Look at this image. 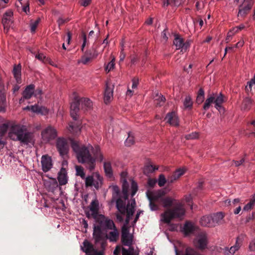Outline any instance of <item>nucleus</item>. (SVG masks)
<instances>
[{"label": "nucleus", "instance_id": "obj_3", "mask_svg": "<svg viewBox=\"0 0 255 255\" xmlns=\"http://www.w3.org/2000/svg\"><path fill=\"white\" fill-rule=\"evenodd\" d=\"M8 135L12 140H19L26 144L32 142L33 139V134L27 131L24 126L18 125L11 126Z\"/></svg>", "mask_w": 255, "mask_h": 255}, {"label": "nucleus", "instance_id": "obj_28", "mask_svg": "<svg viewBox=\"0 0 255 255\" xmlns=\"http://www.w3.org/2000/svg\"><path fill=\"white\" fill-rule=\"evenodd\" d=\"M58 180L60 185H64L67 183V171L65 168H62L58 173Z\"/></svg>", "mask_w": 255, "mask_h": 255}, {"label": "nucleus", "instance_id": "obj_13", "mask_svg": "<svg viewBox=\"0 0 255 255\" xmlns=\"http://www.w3.org/2000/svg\"><path fill=\"white\" fill-rule=\"evenodd\" d=\"M41 135L43 140L48 142L51 139H54L57 136V132L52 127H48L46 129L42 131Z\"/></svg>", "mask_w": 255, "mask_h": 255}, {"label": "nucleus", "instance_id": "obj_46", "mask_svg": "<svg viewBox=\"0 0 255 255\" xmlns=\"http://www.w3.org/2000/svg\"><path fill=\"white\" fill-rule=\"evenodd\" d=\"M166 182L168 183V178L166 179L163 174H160L158 180L159 186L163 187Z\"/></svg>", "mask_w": 255, "mask_h": 255}, {"label": "nucleus", "instance_id": "obj_61", "mask_svg": "<svg viewBox=\"0 0 255 255\" xmlns=\"http://www.w3.org/2000/svg\"><path fill=\"white\" fill-rule=\"evenodd\" d=\"M148 185L151 188H153L155 184L157 183V180L155 179H149L148 180Z\"/></svg>", "mask_w": 255, "mask_h": 255}, {"label": "nucleus", "instance_id": "obj_17", "mask_svg": "<svg viewBox=\"0 0 255 255\" xmlns=\"http://www.w3.org/2000/svg\"><path fill=\"white\" fill-rule=\"evenodd\" d=\"M174 39L173 44L177 49H182V50H186L189 46L188 42H184V39L179 35L175 34L174 35Z\"/></svg>", "mask_w": 255, "mask_h": 255}, {"label": "nucleus", "instance_id": "obj_23", "mask_svg": "<svg viewBox=\"0 0 255 255\" xmlns=\"http://www.w3.org/2000/svg\"><path fill=\"white\" fill-rule=\"evenodd\" d=\"M200 224L202 226L212 228L214 227L213 219L211 215L202 217L200 220Z\"/></svg>", "mask_w": 255, "mask_h": 255}, {"label": "nucleus", "instance_id": "obj_12", "mask_svg": "<svg viewBox=\"0 0 255 255\" xmlns=\"http://www.w3.org/2000/svg\"><path fill=\"white\" fill-rule=\"evenodd\" d=\"M12 16L13 12L11 10H8L4 13L2 19V23L5 30L7 31L10 30L12 23Z\"/></svg>", "mask_w": 255, "mask_h": 255}, {"label": "nucleus", "instance_id": "obj_41", "mask_svg": "<svg viewBox=\"0 0 255 255\" xmlns=\"http://www.w3.org/2000/svg\"><path fill=\"white\" fill-rule=\"evenodd\" d=\"M182 2V0H164L163 5L168 6L171 5L174 6H178Z\"/></svg>", "mask_w": 255, "mask_h": 255}, {"label": "nucleus", "instance_id": "obj_40", "mask_svg": "<svg viewBox=\"0 0 255 255\" xmlns=\"http://www.w3.org/2000/svg\"><path fill=\"white\" fill-rule=\"evenodd\" d=\"M183 106L185 109L190 110L192 108L193 102L190 96H188L185 97L183 102Z\"/></svg>", "mask_w": 255, "mask_h": 255}, {"label": "nucleus", "instance_id": "obj_20", "mask_svg": "<svg viewBox=\"0 0 255 255\" xmlns=\"http://www.w3.org/2000/svg\"><path fill=\"white\" fill-rule=\"evenodd\" d=\"M90 210L91 211L90 214L89 212L86 213V216L90 218L92 216H95L99 214V205L97 200H93L90 205Z\"/></svg>", "mask_w": 255, "mask_h": 255}, {"label": "nucleus", "instance_id": "obj_52", "mask_svg": "<svg viewBox=\"0 0 255 255\" xmlns=\"http://www.w3.org/2000/svg\"><path fill=\"white\" fill-rule=\"evenodd\" d=\"M40 21V19L39 18H37L34 21L31 22L30 23V30L31 32H34L36 30L38 24L39 23Z\"/></svg>", "mask_w": 255, "mask_h": 255}, {"label": "nucleus", "instance_id": "obj_62", "mask_svg": "<svg viewBox=\"0 0 255 255\" xmlns=\"http://www.w3.org/2000/svg\"><path fill=\"white\" fill-rule=\"evenodd\" d=\"M245 26L243 24H241L239 26L234 27L232 29V31L233 32H238L239 31L245 30Z\"/></svg>", "mask_w": 255, "mask_h": 255}, {"label": "nucleus", "instance_id": "obj_14", "mask_svg": "<svg viewBox=\"0 0 255 255\" xmlns=\"http://www.w3.org/2000/svg\"><path fill=\"white\" fill-rule=\"evenodd\" d=\"M41 163L42 169L44 172L49 171L52 168L53 166L51 157L47 154L42 156Z\"/></svg>", "mask_w": 255, "mask_h": 255}, {"label": "nucleus", "instance_id": "obj_10", "mask_svg": "<svg viewBox=\"0 0 255 255\" xmlns=\"http://www.w3.org/2000/svg\"><path fill=\"white\" fill-rule=\"evenodd\" d=\"M254 3V0H244L242 4L239 6L238 16L245 17L250 11Z\"/></svg>", "mask_w": 255, "mask_h": 255}, {"label": "nucleus", "instance_id": "obj_18", "mask_svg": "<svg viewBox=\"0 0 255 255\" xmlns=\"http://www.w3.org/2000/svg\"><path fill=\"white\" fill-rule=\"evenodd\" d=\"M242 245V240L237 238L236 239V244L234 246L231 247L230 249L228 248L225 249V255H233L235 252L239 250Z\"/></svg>", "mask_w": 255, "mask_h": 255}, {"label": "nucleus", "instance_id": "obj_56", "mask_svg": "<svg viewBox=\"0 0 255 255\" xmlns=\"http://www.w3.org/2000/svg\"><path fill=\"white\" fill-rule=\"evenodd\" d=\"M198 137V133L197 132H192L190 134H188L185 135V138L187 140L194 139Z\"/></svg>", "mask_w": 255, "mask_h": 255}, {"label": "nucleus", "instance_id": "obj_8", "mask_svg": "<svg viewBox=\"0 0 255 255\" xmlns=\"http://www.w3.org/2000/svg\"><path fill=\"white\" fill-rule=\"evenodd\" d=\"M95 222L98 224L95 226H100L103 230H106L107 229H111L112 227H115V223L112 220L106 218V217L102 214H98L95 216H92Z\"/></svg>", "mask_w": 255, "mask_h": 255}, {"label": "nucleus", "instance_id": "obj_38", "mask_svg": "<svg viewBox=\"0 0 255 255\" xmlns=\"http://www.w3.org/2000/svg\"><path fill=\"white\" fill-rule=\"evenodd\" d=\"M93 154L95 156L94 158L97 159L100 162H102L104 159V157L103 154H102L100 148L98 146H97L95 147Z\"/></svg>", "mask_w": 255, "mask_h": 255}, {"label": "nucleus", "instance_id": "obj_26", "mask_svg": "<svg viewBox=\"0 0 255 255\" xmlns=\"http://www.w3.org/2000/svg\"><path fill=\"white\" fill-rule=\"evenodd\" d=\"M35 86L33 84H30L26 86L22 93V97L24 99L28 100L31 98L34 94Z\"/></svg>", "mask_w": 255, "mask_h": 255}, {"label": "nucleus", "instance_id": "obj_43", "mask_svg": "<svg viewBox=\"0 0 255 255\" xmlns=\"http://www.w3.org/2000/svg\"><path fill=\"white\" fill-rule=\"evenodd\" d=\"M252 104V100L250 98H246L243 102L242 109L244 110H248Z\"/></svg>", "mask_w": 255, "mask_h": 255}, {"label": "nucleus", "instance_id": "obj_1", "mask_svg": "<svg viewBox=\"0 0 255 255\" xmlns=\"http://www.w3.org/2000/svg\"><path fill=\"white\" fill-rule=\"evenodd\" d=\"M71 147L76 153L77 159L80 163H86L87 168L92 171L95 167V159L90 153L91 150L94 148L91 145L86 146L80 144L74 140H71Z\"/></svg>", "mask_w": 255, "mask_h": 255}, {"label": "nucleus", "instance_id": "obj_25", "mask_svg": "<svg viewBox=\"0 0 255 255\" xmlns=\"http://www.w3.org/2000/svg\"><path fill=\"white\" fill-rule=\"evenodd\" d=\"M185 173V170L183 169H177L172 175L168 177V184L173 183L175 181L179 179Z\"/></svg>", "mask_w": 255, "mask_h": 255}, {"label": "nucleus", "instance_id": "obj_19", "mask_svg": "<svg viewBox=\"0 0 255 255\" xmlns=\"http://www.w3.org/2000/svg\"><path fill=\"white\" fill-rule=\"evenodd\" d=\"M102 229L100 226H94L93 235L96 242H99L105 239V235L103 233Z\"/></svg>", "mask_w": 255, "mask_h": 255}, {"label": "nucleus", "instance_id": "obj_63", "mask_svg": "<svg viewBox=\"0 0 255 255\" xmlns=\"http://www.w3.org/2000/svg\"><path fill=\"white\" fill-rule=\"evenodd\" d=\"M90 60H91V59H90L89 58V57H87V56H86V55H84L83 56H82V58H81V62L84 64H86L88 62H89Z\"/></svg>", "mask_w": 255, "mask_h": 255}, {"label": "nucleus", "instance_id": "obj_45", "mask_svg": "<svg viewBox=\"0 0 255 255\" xmlns=\"http://www.w3.org/2000/svg\"><path fill=\"white\" fill-rule=\"evenodd\" d=\"M94 175L93 176H88L85 179V185L86 187L94 186Z\"/></svg>", "mask_w": 255, "mask_h": 255}, {"label": "nucleus", "instance_id": "obj_50", "mask_svg": "<svg viewBox=\"0 0 255 255\" xmlns=\"http://www.w3.org/2000/svg\"><path fill=\"white\" fill-rule=\"evenodd\" d=\"M183 255H201L199 253H197L194 249L188 247L186 249L185 254Z\"/></svg>", "mask_w": 255, "mask_h": 255}, {"label": "nucleus", "instance_id": "obj_34", "mask_svg": "<svg viewBox=\"0 0 255 255\" xmlns=\"http://www.w3.org/2000/svg\"><path fill=\"white\" fill-rule=\"evenodd\" d=\"M211 216L213 219L214 227L216 226L217 225L220 224L224 217V215L221 212L212 214L211 215Z\"/></svg>", "mask_w": 255, "mask_h": 255}, {"label": "nucleus", "instance_id": "obj_54", "mask_svg": "<svg viewBox=\"0 0 255 255\" xmlns=\"http://www.w3.org/2000/svg\"><path fill=\"white\" fill-rule=\"evenodd\" d=\"M134 137L129 134L128 138L125 141V144L126 146H130L134 143Z\"/></svg>", "mask_w": 255, "mask_h": 255}, {"label": "nucleus", "instance_id": "obj_59", "mask_svg": "<svg viewBox=\"0 0 255 255\" xmlns=\"http://www.w3.org/2000/svg\"><path fill=\"white\" fill-rule=\"evenodd\" d=\"M8 129V125L6 124H3L0 128V133L4 135Z\"/></svg>", "mask_w": 255, "mask_h": 255}, {"label": "nucleus", "instance_id": "obj_24", "mask_svg": "<svg viewBox=\"0 0 255 255\" xmlns=\"http://www.w3.org/2000/svg\"><path fill=\"white\" fill-rule=\"evenodd\" d=\"M113 96V86L112 87L108 83L106 84V87L104 93V102L107 104L112 100Z\"/></svg>", "mask_w": 255, "mask_h": 255}, {"label": "nucleus", "instance_id": "obj_16", "mask_svg": "<svg viewBox=\"0 0 255 255\" xmlns=\"http://www.w3.org/2000/svg\"><path fill=\"white\" fill-rule=\"evenodd\" d=\"M112 230L108 234L105 235V238L108 239L111 242H116L119 238L120 233L116 225L111 229H107L106 230Z\"/></svg>", "mask_w": 255, "mask_h": 255}, {"label": "nucleus", "instance_id": "obj_35", "mask_svg": "<svg viewBox=\"0 0 255 255\" xmlns=\"http://www.w3.org/2000/svg\"><path fill=\"white\" fill-rule=\"evenodd\" d=\"M103 177L97 172L94 173V187L96 189H99L103 184Z\"/></svg>", "mask_w": 255, "mask_h": 255}, {"label": "nucleus", "instance_id": "obj_2", "mask_svg": "<svg viewBox=\"0 0 255 255\" xmlns=\"http://www.w3.org/2000/svg\"><path fill=\"white\" fill-rule=\"evenodd\" d=\"M185 213L183 205L181 203H177L172 208L167 209L161 214V220L169 225V230L174 231L177 230V226L176 224L170 223L171 221L174 218L183 219Z\"/></svg>", "mask_w": 255, "mask_h": 255}, {"label": "nucleus", "instance_id": "obj_37", "mask_svg": "<svg viewBox=\"0 0 255 255\" xmlns=\"http://www.w3.org/2000/svg\"><path fill=\"white\" fill-rule=\"evenodd\" d=\"M122 182V194L124 196V199H128V183L126 179H124Z\"/></svg>", "mask_w": 255, "mask_h": 255}, {"label": "nucleus", "instance_id": "obj_53", "mask_svg": "<svg viewBox=\"0 0 255 255\" xmlns=\"http://www.w3.org/2000/svg\"><path fill=\"white\" fill-rule=\"evenodd\" d=\"M131 195L133 197L136 193L138 190V186L137 183L133 180L131 181Z\"/></svg>", "mask_w": 255, "mask_h": 255}, {"label": "nucleus", "instance_id": "obj_31", "mask_svg": "<svg viewBox=\"0 0 255 255\" xmlns=\"http://www.w3.org/2000/svg\"><path fill=\"white\" fill-rule=\"evenodd\" d=\"M167 123L173 126L178 125V119L175 112L168 113L165 118Z\"/></svg>", "mask_w": 255, "mask_h": 255}, {"label": "nucleus", "instance_id": "obj_48", "mask_svg": "<svg viewBox=\"0 0 255 255\" xmlns=\"http://www.w3.org/2000/svg\"><path fill=\"white\" fill-rule=\"evenodd\" d=\"M157 169L155 166L151 164H148L145 166L144 169V173L145 174H148L154 172L155 170Z\"/></svg>", "mask_w": 255, "mask_h": 255}, {"label": "nucleus", "instance_id": "obj_47", "mask_svg": "<svg viewBox=\"0 0 255 255\" xmlns=\"http://www.w3.org/2000/svg\"><path fill=\"white\" fill-rule=\"evenodd\" d=\"M76 175L80 176L82 178L84 179L85 174L84 172L83 168L82 166L76 165Z\"/></svg>", "mask_w": 255, "mask_h": 255}, {"label": "nucleus", "instance_id": "obj_42", "mask_svg": "<svg viewBox=\"0 0 255 255\" xmlns=\"http://www.w3.org/2000/svg\"><path fill=\"white\" fill-rule=\"evenodd\" d=\"M165 101V98L162 96L157 95L156 98L154 100V104L156 106H162L163 105Z\"/></svg>", "mask_w": 255, "mask_h": 255}, {"label": "nucleus", "instance_id": "obj_39", "mask_svg": "<svg viewBox=\"0 0 255 255\" xmlns=\"http://www.w3.org/2000/svg\"><path fill=\"white\" fill-rule=\"evenodd\" d=\"M6 106V96L4 94H0V112H5Z\"/></svg>", "mask_w": 255, "mask_h": 255}, {"label": "nucleus", "instance_id": "obj_36", "mask_svg": "<svg viewBox=\"0 0 255 255\" xmlns=\"http://www.w3.org/2000/svg\"><path fill=\"white\" fill-rule=\"evenodd\" d=\"M82 109H85V110L90 109L92 106V101L87 98H82L79 99Z\"/></svg>", "mask_w": 255, "mask_h": 255}, {"label": "nucleus", "instance_id": "obj_29", "mask_svg": "<svg viewBox=\"0 0 255 255\" xmlns=\"http://www.w3.org/2000/svg\"><path fill=\"white\" fill-rule=\"evenodd\" d=\"M21 66L20 64L14 66L12 73L17 83L18 84L21 83Z\"/></svg>", "mask_w": 255, "mask_h": 255}, {"label": "nucleus", "instance_id": "obj_22", "mask_svg": "<svg viewBox=\"0 0 255 255\" xmlns=\"http://www.w3.org/2000/svg\"><path fill=\"white\" fill-rule=\"evenodd\" d=\"M198 230L199 228L190 222H186L183 227V231L186 235L193 234L195 231H197Z\"/></svg>", "mask_w": 255, "mask_h": 255}, {"label": "nucleus", "instance_id": "obj_60", "mask_svg": "<svg viewBox=\"0 0 255 255\" xmlns=\"http://www.w3.org/2000/svg\"><path fill=\"white\" fill-rule=\"evenodd\" d=\"M71 37V33H67V34L63 36V39L66 42H67V44H70Z\"/></svg>", "mask_w": 255, "mask_h": 255}, {"label": "nucleus", "instance_id": "obj_30", "mask_svg": "<svg viewBox=\"0 0 255 255\" xmlns=\"http://www.w3.org/2000/svg\"><path fill=\"white\" fill-rule=\"evenodd\" d=\"M159 200H160V201L162 204L163 207L166 208H169L171 207L173 205H174V207L176 204L179 203L178 202L174 204L173 201H174V200H173L170 197H163V196H162L161 198H159Z\"/></svg>", "mask_w": 255, "mask_h": 255}, {"label": "nucleus", "instance_id": "obj_49", "mask_svg": "<svg viewBox=\"0 0 255 255\" xmlns=\"http://www.w3.org/2000/svg\"><path fill=\"white\" fill-rule=\"evenodd\" d=\"M255 203V198L252 199L250 202L248 203L247 205L245 206L244 207V210L245 211H249L253 208L254 204Z\"/></svg>", "mask_w": 255, "mask_h": 255}, {"label": "nucleus", "instance_id": "obj_4", "mask_svg": "<svg viewBox=\"0 0 255 255\" xmlns=\"http://www.w3.org/2000/svg\"><path fill=\"white\" fill-rule=\"evenodd\" d=\"M128 199H124L122 200L120 199L117 200V205L116 207L120 214L132 217L134 213V208L135 206V201L134 199L131 201V204L129 203L126 206V200Z\"/></svg>", "mask_w": 255, "mask_h": 255}, {"label": "nucleus", "instance_id": "obj_5", "mask_svg": "<svg viewBox=\"0 0 255 255\" xmlns=\"http://www.w3.org/2000/svg\"><path fill=\"white\" fill-rule=\"evenodd\" d=\"M224 96L220 93L218 95H210L208 96L207 99L203 106V109L205 111L209 109L212 104H215V107L220 110L222 108V104L225 102Z\"/></svg>", "mask_w": 255, "mask_h": 255}, {"label": "nucleus", "instance_id": "obj_6", "mask_svg": "<svg viewBox=\"0 0 255 255\" xmlns=\"http://www.w3.org/2000/svg\"><path fill=\"white\" fill-rule=\"evenodd\" d=\"M71 140L70 141L64 138L59 137L56 140V147L60 155L63 158L68 157L70 149V144H71Z\"/></svg>", "mask_w": 255, "mask_h": 255}, {"label": "nucleus", "instance_id": "obj_58", "mask_svg": "<svg viewBox=\"0 0 255 255\" xmlns=\"http://www.w3.org/2000/svg\"><path fill=\"white\" fill-rule=\"evenodd\" d=\"M204 7V3L202 0L197 1L196 3V8L197 10H200Z\"/></svg>", "mask_w": 255, "mask_h": 255}, {"label": "nucleus", "instance_id": "obj_7", "mask_svg": "<svg viewBox=\"0 0 255 255\" xmlns=\"http://www.w3.org/2000/svg\"><path fill=\"white\" fill-rule=\"evenodd\" d=\"M146 196L149 201V207L152 211H155L158 209V205L155 203L159 198L165 194L164 191L159 190L154 193L149 190L146 192Z\"/></svg>", "mask_w": 255, "mask_h": 255}, {"label": "nucleus", "instance_id": "obj_51", "mask_svg": "<svg viewBox=\"0 0 255 255\" xmlns=\"http://www.w3.org/2000/svg\"><path fill=\"white\" fill-rule=\"evenodd\" d=\"M79 38H81V41H82V44L81 46V50L82 52L84 51V47L86 46L87 42V38L86 35L85 33H82L80 36Z\"/></svg>", "mask_w": 255, "mask_h": 255}, {"label": "nucleus", "instance_id": "obj_64", "mask_svg": "<svg viewBox=\"0 0 255 255\" xmlns=\"http://www.w3.org/2000/svg\"><path fill=\"white\" fill-rule=\"evenodd\" d=\"M69 20V19L68 18H63L62 17H60L58 18L57 22L59 25L60 26L61 25H62L64 23L68 22Z\"/></svg>", "mask_w": 255, "mask_h": 255}, {"label": "nucleus", "instance_id": "obj_11", "mask_svg": "<svg viewBox=\"0 0 255 255\" xmlns=\"http://www.w3.org/2000/svg\"><path fill=\"white\" fill-rule=\"evenodd\" d=\"M121 240L125 246L131 245L132 243V236L130 235L128 227L124 225L122 228Z\"/></svg>", "mask_w": 255, "mask_h": 255}, {"label": "nucleus", "instance_id": "obj_21", "mask_svg": "<svg viewBox=\"0 0 255 255\" xmlns=\"http://www.w3.org/2000/svg\"><path fill=\"white\" fill-rule=\"evenodd\" d=\"M112 190V202H116V205H117V200L119 199H121L122 200H124V196L121 194L120 192V189L119 187L117 185H113L110 187Z\"/></svg>", "mask_w": 255, "mask_h": 255}, {"label": "nucleus", "instance_id": "obj_9", "mask_svg": "<svg viewBox=\"0 0 255 255\" xmlns=\"http://www.w3.org/2000/svg\"><path fill=\"white\" fill-rule=\"evenodd\" d=\"M196 248L203 250L207 248L208 239L207 234L204 232H198V235L194 240Z\"/></svg>", "mask_w": 255, "mask_h": 255}, {"label": "nucleus", "instance_id": "obj_15", "mask_svg": "<svg viewBox=\"0 0 255 255\" xmlns=\"http://www.w3.org/2000/svg\"><path fill=\"white\" fill-rule=\"evenodd\" d=\"M80 105V100L78 97H75L74 101L71 104L70 115L71 117L74 120H77L78 118V113L79 111V106Z\"/></svg>", "mask_w": 255, "mask_h": 255}, {"label": "nucleus", "instance_id": "obj_33", "mask_svg": "<svg viewBox=\"0 0 255 255\" xmlns=\"http://www.w3.org/2000/svg\"><path fill=\"white\" fill-rule=\"evenodd\" d=\"M31 110L34 113L40 114L43 115H45L48 113V112L47 109L45 107L40 106L37 105L32 106L31 107Z\"/></svg>", "mask_w": 255, "mask_h": 255}, {"label": "nucleus", "instance_id": "obj_44", "mask_svg": "<svg viewBox=\"0 0 255 255\" xmlns=\"http://www.w3.org/2000/svg\"><path fill=\"white\" fill-rule=\"evenodd\" d=\"M204 100V91L202 88H200L198 92L196 102L198 104H201Z\"/></svg>", "mask_w": 255, "mask_h": 255}, {"label": "nucleus", "instance_id": "obj_27", "mask_svg": "<svg viewBox=\"0 0 255 255\" xmlns=\"http://www.w3.org/2000/svg\"><path fill=\"white\" fill-rule=\"evenodd\" d=\"M83 244V246L81 247L82 251L85 252L87 255H93V252L95 250L93 245L87 240H85Z\"/></svg>", "mask_w": 255, "mask_h": 255}, {"label": "nucleus", "instance_id": "obj_57", "mask_svg": "<svg viewBox=\"0 0 255 255\" xmlns=\"http://www.w3.org/2000/svg\"><path fill=\"white\" fill-rule=\"evenodd\" d=\"M114 66H115L114 60L113 59L110 62H109V63L106 67V69H105L106 71L107 72H110L112 69H113L114 68Z\"/></svg>", "mask_w": 255, "mask_h": 255}, {"label": "nucleus", "instance_id": "obj_55", "mask_svg": "<svg viewBox=\"0 0 255 255\" xmlns=\"http://www.w3.org/2000/svg\"><path fill=\"white\" fill-rule=\"evenodd\" d=\"M84 54L87 56V57H89V58L91 60L96 58L97 56V54H95V52H94L93 50H87Z\"/></svg>", "mask_w": 255, "mask_h": 255}, {"label": "nucleus", "instance_id": "obj_32", "mask_svg": "<svg viewBox=\"0 0 255 255\" xmlns=\"http://www.w3.org/2000/svg\"><path fill=\"white\" fill-rule=\"evenodd\" d=\"M104 169L106 176L109 179L113 177V172L111 163L110 161L104 162Z\"/></svg>", "mask_w": 255, "mask_h": 255}]
</instances>
